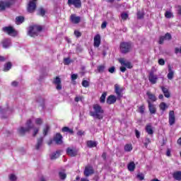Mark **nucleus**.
<instances>
[{"label": "nucleus", "mask_w": 181, "mask_h": 181, "mask_svg": "<svg viewBox=\"0 0 181 181\" xmlns=\"http://www.w3.org/2000/svg\"><path fill=\"white\" fill-rule=\"evenodd\" d=\"M93 112H90V117L96 118V119H103L104 118V109L99 104L93 105Z\"/></svg>", "instance_id": "1"}, {"label": "nucleus", "mask_w": 181, "mask_h": 181, "mask_svg": "<svg viewBox=\"0 0 181 181\" xmlns=\"http://www.w3.org/2000/svg\"><path fill=\"white\" fill-rule=\"evenodd\" d=\"M119 50L122 54H127L132 50V42H122L119 45Z\"/></svg>", "instance_id": "2"}, {"label": "nucleus", "mask_w": 181, "mask_h": 181, "mask_svg": "<svg viewBox=\"0 0 181 181\" xmlns=\"http://www.w3.org/2000/svg\"><path fill=\"white\" fill-rule=\"evenodd\" d=\"M25 127H19L17 131L19 135H21V136H23L26 134V132H29L33 128V126L32 125V120L28 119L25 123Z\"/></svg>", "instance_id": "3"}, {"label": "nucleus", "mask_w": 181, "mask_h": 181, "mask_svg": "<svg viewBox=\"0 0 181 181\" xmlns=\"http://www.w3.org/2000/svg\"><path fill=\"white\" fill-rule=\"evenodd\" d=\"M42 26L40 25H33L30 27L28 30V35L31 37H36L37 36L39 32H42Z\"/></svg>", "instance_id": "4"}, {"label": "nucleus", "mask_w": 181, "mask_h": 181, "mask_svg": "<svg viewBox=\"0 0 181 181\" xmlns=\"http://www.w3.org/2000/svg\"><path fill=\"white\" fill-rule=\"evenodd\" d=\"M124 87L119 86L118 83H116L115 85V93L117 95V100H121L122 98V96L124 95Z\"/></svg>", "instance_id": "5"}, {"label": "nucleus", "mask_w": 181, "mask_h": 181, "mask_svg": "<svg viewBox=\"0 0 181 181\" xmlns=\"http://www.w3.org/2000/svg\"><path fill=\"white\" fill-rule=\"evenodd\" d=\"M15 0H6L0 1V11H5L6 8H9L11 5H13Z\"/></svg>", "instance_id": "6"}, {"label": "nucleus", "mask_w": 181, "mask_h": 181, "mask_svg": "<svg viewBox=\"0 0 181 181\" xmlns=\"http://www.w3.org/2000/svg\"><path fill=\"white\" fill-rule=\"evenodd\" d=\"M148 81L151 84H156V83H158V75L155 74V72H153V71L149 72Z\"/></svg>", "instance_id": "7"}, {"label": "nucleus", "mask_w": 181, "mask_h": 181, "mask_svg": "<svg viewBox=\"0 0 181 181\" xmlns=\"http://www.w3.org/2000/svg\"><path fill=\"white\" fill-rule=\"evenodd\" d=\"M84 176L86 177H88V176H91V175H94V168L91 165H87L85 167V170L83 171Z\"/></svg>", "instance_id": "8"}, {"label": "nucleus", "mask_w": 181, "mask_h": 181, "mask_svg": "<svg viewBox=\"0 0 181 181\" xmlns=\"http://www.w3.org/2000/svg\"><path fill=\"white\" fill-rule=\"evenodd\" d=\"M168 122L169 125H175V123L176 122V117H175V111L170 110L168 114Z\"/></svg>", "instance_id": "9"}, {"label": "nucleus", "mask_w": 181, "mask_h": 181, "mask_svg": "<svg viewBox=\"0 0 181 181\" xmlns=\"http://www.w3.org/2000/svg\"><path fill=\"white\" fill-rule=\"evenodd\" d=\"M70 21L74 25H78L81 22V17L77 16L76 14H71L70 16Z\"/></svg>", "instance_id": "10"}, {"label": "nucleus", "mask_w": 181, "mask_h": 181, "mask_svg": "<svg viewBox=\"0 0 181 181\" xmlns=\"http://www.w3.org/2000/svg\"><path fill=\"white\" fill-rule=\"evenodd\" d=\"M3 30L10 36H16V31H15L13 27H4L3 28Z\"/></svg>", "instance_id": "11"}, {"label": "nucleus", "mask_w": 181, "mask_h": 181, "mask_svg": "<svg viewBox=\"0 0 181 181\" xmlns=\"http://www.w3.org/2000/svg\"><path fill=\"white\" fill-rule=\"evenodd\" d=\"M53 84H54L56 89L58 91H60V90H62V79L59 76H56V78L54 79Z\"/></svg>", "instance_id": "12"}, {"label": "nucleus", "mask_w": 181, "mask_h": 181, "mask_svg": "<svg viewBox=\"0 0 181 181\" xmlns=\"http://www.w3.org/2000/svg\"><path fill=\"white\" fill-rule=\"evenodd\" d=\"M165 40H172V35H170L169 33H167L164 36L160 37L158 41L159 45H163Z\"/></svg>", "instance_id": "13"}, {"label": "nucleus", "mask_w": 181, "mask_h": 181, "mask_svg": "<svg viewBox=\"0 0 181 181\" xmlns=\"http://www.w3.org/2000/svg\"><path fill=\"white\" fill-rule=\"evenodd\" d=\"M69 5H73L76 9L81 8V0H69Z\"/></svg>", "instance_id": "14"}, {"label": "nucleus", "mask_w": 181, "mask_h": 181, "mask_svg": "<svg viewBox=\"0 0 181 181\" xmlns=\"http://www.w3.org/2000/svg\"><path fill=\"white\" fill-rule=\"evenodd\" d=\"M36 10V3L34 1H29L28 6H27V11L29 12V13H33Z\"/></svg>", "instance_id": "15"}, {"label": "nucleus", "mask_w": 181, "mask_h": 181, "mask_svg": "<svg viewBox=\"0 0 181 181\" xmlns=\"http://www.w3.org/2000/svg\"><path fill=\"white\" fill-rule=\"evenodd\" d=\"M93 41V46L95 47H100V45H101V35H100V34L96 35L94 37Z\"/></svg>", "instance_id": "16"}, {"label": "nucleus", "mask_w": 181, "mask_h": 181, "mask_svg": "<svg viewBox=\"0 0 181 181\" xmlns=\"http://www.w3.org/2000/svg\"><path fill=\"white\" fill-rule=\"evenodd\" d=\"M146 103L148 105V111L150 112V114H156V107H155V105L152 104L149 100H147Z\"/></svg>", "instance_id": "17"}, {"label": "nucleus", "mask_w": 181, "mask_h": 181, "mask_svg": "<svg viewBox=\"0 0 181 181\" xmlns=\"http://www.w3.org/2000/svg\"><path fill=\"white\" fill-rule=\"evenodd\" d=\"M54 141L57 145H62V144H63V136L60 133H57L54 137Z\"/></svg>", "instance_id": "18"}, {"label": "nucleus", "mask_w": 181, "mask_h": 181, "mask_svg": "<svg viewBox=\"0 0 181 181\" xmlns=\"http://www.w3.org/2000/svg\"><path fill=\"white\" fill-rule=\"evenodd\" d=\"M117 97H115V95H110L107 97L106 103L107 104H108L109 105H111L112 104H115V103H117Z\"/></svg>", "instance_id": "19"}, {"label": "nucleus", "mask_w": 181, "mask_h": 181, "mask_svg": "<svg viewBox=\"0 0 181 181\" xmlns=\"http://www.w3.org/2000/svg\"><path fill=\"white\" fill-rule=\"evenodd\" d=\"M119 63L122 64V66H125L127 69H132V64L130 62H125L124 59H119Z\"/></svg>", "instance_id": "20"}, {"label": "nucleus", "mask_w": 181, "mask_h": 181, "mask_svg": "<svg viewBox=\"0 0 181 181\" xmlns=\"http://www.w3.org/2000/svg\"><path fill=\"white\" fill-rule=\"evenodd\" d=\"M160 89L165 98H170V92H169V89L165 86H160Z\"/></svg>", "instance_id": "21"}, {"label": "nucleus", "mask_w": 181, "mask_h": 181, "mask_svg": "<svg viewBox=\"0 0 181 181\" xmlns=\"http://www.w3.org/2000/svg\"><path fill=\"white\" fill-rule=\"evenodd\" d=\"M1 43L4 49H8V47H11V45H12L11 42V39H8V38L3 40Z\"/></svg>", "instance_id": "22"}, {"label": "nucleus", "mask_w": 181, "mask_h": 181, "mask_svg": "<svg viewBox=\"0 0 181 181\" xmlns=\"http://www.w3.org/2000/svg\"><path fill=\"white\" fill-rule=\"evenodd\" d=\"M146 95L148 97V100L151 101V103H155L158 98H156V95L155 94L151 93V91L146 92Z\"/></svg>", "instance_id": "23"}, {"label": "nucleus", "mask_w": 181, "mask_h": 181, "mask_svg": "<svg viewBox=\"0 0 181 181\" xmlns=\"http://www.w3.org/2000/svg\"><path fill=\"white\" fill-rule=\"evenodd\" d=\"M173 177L174 180L181 181V171L180 170L175 171L173 173Z\"/></svg>", "instance_id": "24"}, {"label": "nucleus", "mask_w": 181, "mask_h": 181, "mask_svg": "<svg viewBox=\"0 0 181 181\" xmlns=\"http://www.w3.org/2000/svg\"><path fill=\"white\" fill-rule=\"evenodd\" d=\"M77 153H78V150L77 148H69V156L74 158L77 156Z\"/></svg>", "instance_id": "25"}, {"label": "nucleus", "mask_w": 181, "mask_h": 181, "mask_svg": "<svg viewBox=\"0 0 181 181\" xmlns=\"http://www.w3.org/2000/svg\"><path fill=\"white\" fill-rule=\"evenodd\" d=\"M174 76H175V72L173 71V70H172V66H168V74L167 75L168 80H173Z\"/></svg>", "instance_id": "26"}, {"label": "nucleus", "mask_w": 181, "mask_h": 181, "mask_svg": "<svg viewBox=\"0 0 181 181\" xmlns=\"http://www.w3.org/2000/svg\"><path fill=\"white\" fill-rule=\"evenodd\" d=\"M60 156V151H57L56 152L52 153L50 156V160H54L55 159H57Z\"/></svg>", "instance_id": "27"}, {"label": "nucleus", "mask_w": 181, "mask_h": 181, "mask_svg": "<svg viewBox=\"0 0 181 181\" xmlns=\"http://www.w3.org/2000/svg\"><path fill=\"white\" fill-rule=\"evenodd\" d=\"M42 145H43V137H40V138L37 139V144L35 145V149H37V151H39V149H40V146H42Z\"/></svg>", "instance_id": "28"}, {"label": "nucleus", "mask_w": 181, "mask_h": 181, "mask_svg": "<svg viewBox=\"0 0 181 181\" xmlns=\"http://www.w3.org/2000/svg\"><path fill=\"white\" fill-rule=\"evenodd\" d=\"M88 148H95L97 147V141L89 140L86 142Z\"/></svg>", "instance_id": "29"}, {"label": "nucleus", "mask_w": 181, "mask_h": 181, "mask_svg": "<svg viewBox=\"0 0 181 181\" xmlns=\"http://www.w3.org/2000/svg\"><path fill=\"white\" fill-rule=\"evenodd\" d=\"M159 108L163 112H165L169 108V106L165 102H162L159 105Z\"/></svg>", "instance_id": "30"}, {"label": "nucleus", "mask_w": 181, "mask_h": 181, "mask_svg": "<svg viewBox=\"0 0 181 181\" xmlns=\"http://www.w3.org/2000/svg\"><path fill=\"white\" fill-rule=\"evenodd\" d=\"M25 22V17L22 16H17L16 18V25H21V23H23Z\"/></svg>", "instance_id": "31"}, {"label": "nucleus", "mask_w": 181, "mask_h": 181, "mask_svg": "<svg viewBox=\"0 0 181 181\" xmlns=\"http://www.w3.org/2000/svg\"><path fill=\"white\" fill-rule=\"evenodd\" d=\"M146 132L148 135H152L153 134V129L151 124H147L146 126Z\"/></svg>", "instance_id": "32"}, {"label": "nucleus", "mask_w": 181, "mask_h": 181, "mask_svg": "<svg viewBox=\"0 0 181 181\" xmlns=\"http://www.w3.org/2000/svg\"><path fill=\"white\" fill-rule=\"evenodd\" d=\"M127 169L130 172H134V170H135V163H134V161L130 162L127 165Z\"/></svg>", "instance_id": "33"}, {"label": "nucleus", "mask_w": 181, "mask_h": 181, "mask_svg": "<svg viewBox=\"0 0 181 181\" xmlns=\"http://www.w3.org/2000/svg\"><path fill=\"white\" fill-rule=\"evenodd\" d=\"M124 152H131V151H132L133 147H132V144H127L124 145Z\"/></svg>", "instance_id": "34"}, {"label": "nucleus", "mask_w": 181, "mask_h": 181, "mask_svg": "<svg viewBox=\"0 0 181 181\" xmlns=\"http://www.w3.org/2000/svg\"><path fill=\"white\" fill-rule=\"evenodd\" d=\"M107 98V92H103L100 98V103L104 104L105 103V98Z\"/></svg>", "instance_id": "35"}, {"label": "nucleus", "mask_w": 181, "mask_h": 181, "mask_svg": "<svg viewBox=\"0 0 181 181\" xmlns=\"http://www.w3.org/2000/svg\"><path fill=\"white\" fill-rule=\"evenodd\" d=\"M12 69V63L8 62L4 64V71H9Z\"/></svg>", "instance_id": "36"}, {"label": "nucleus", "mask_w": 181, "mask_h": 181, "mask_svg": "<svg viewBox=\"0 0 181 181\" xmlns=\"http://www.w3.org/2000/svg\"><path fill=\"white\" fill-rule=\"evenodd\" d=\"M136 15H137V19H144L145 16V13H144V11H138L136 13Z\"/></svg>", "instance_id": "37"}, {"label": "nucleus", "mask_w": 181, "mask_h": 181, "mask_svg": "<svg viewBox=\"0 0 181 181\" xmlns=\"http://www.w3.org/2000/svg\"><path fill=\"white\" fill-rule=\"evenodd\" d=\"M74 101L75 103H78V101H81V103H84V96L83 95L76 96L74 98Z\"/></svg>", "instance_id": "38"}, {"label": "nucleus", "mask_w": 181, "mask_h": 181, "mask_svg": "<svg viewBox=\"0 0 181 181\" xmlns=\"http://www.w3.org/2000/svg\"><path fill=\"white\" fill-rule=\"evenodd\" d=\"M59 177L61 180H64V179L67 177V175L66 174V173L61 171L59 173Z\"/></svg>", "instance_id": "39"}, {"label": "nucleus", "mask_w": 181, "mask_h": 181, "mask_svg": "<svg viewBox=\"0 0 181 181\" xmlns=\"http://www.w3.org/2000/svg\"><path fill=\"white\" fill-rule=\"evenodd\" d=\"M32 126H33L32 129H33V136H35L36 135H37L40 128V127H33V124H32Z\"/></svg>", "instance_id": "40"}, {"label": "nucleus", "mask_w": 181, "mask_h": 181, "mask_svg": "<svg viewBox=\"0 0 181 181\" xmlns=\"http://www.w3.org/2000/svg\"><path fill=\"white\" fill-rule=\"evenodd\" d=\"M97 70L98 73H104V70H105V65H100L98 66Z\"/></svg>", "instance_id": "41"}, {"label": "nucleus", "mask_w": 181, "mask_h": 181, "mask_svg": "<svg viewBox=\"0 0 181 181\" xmlns=\"http://www.w3.org/2000/svg\"><path fill=\"white\" fill-rule=\"evenodd\" d=\"M46 13V11L45 10V8H43V7H40L38 9V15H40V16H43L44 15H45Z\"/></svg>", "instance_id": "42"}, {"label": "nucleus", "mask_w": 181, "mask_h": 181, "mask_svg": "<svg viewBox=\"0 0 181 181\" xmlns=\"http://www.w3.org/2000/svg\"><path fill=\"white\" fill-rule=\"evenodd\" d=\"M121 18L122 21H127V19L129 18V16L128 15L127 13H122Z\"/></svg>", "instance_id": "43"}, {"label": "nucleus", "mask_w": 181, "mask_h": 181, "mask_svg": "<svg viewBox=\"0 0 181 181\" xmlns=\"http://www.w3.org/2000/svg\"><path fill=\"white\" fill-rule=\"evenodd\" d=\"M139 112L140 114H144L145 113V105H141L139 107Z\"/></svg>", "instance_id": "44"}, {"label": "nucleus", "mask_w": 181, "mask_h": 181, "mask_svg": "<svg viewBox=\"0 0 181 181\" xmlns=\"http://www.w3.org/2000/svg\"><path fill=\"white\" fill-rule=\"evenodd\" d=\"M137 179H139V180L142 181L144 180V179H145V175H144V173H138L136 175Z\"/></svg>", "instance_id": "45"}, {"label": "nucleus", "mask_w": 181, "mask_h": 181, "mask_svg": "<svg viewBox=\"0 0 181 181\" xmlns=\"http://www.w3.org/2000/svg\"><path fill=\"white\" fill-rule=\"evenodd\" d=\"M49 130H50V127H49V125H46L45 128L43 129L44 136H46V135H47V132H49Z\"/></svg>", "instance_id": "46"}, {"label": "nucleus", "mask_w": 181, "mask_h": 181, "mask_svg": "<svg viewBox=\"0 0 181 181\" xmlns=\"http://www.w3.org/2000/svg\"><path fill=\"white\" fill-rule=\"evenodd\" d=\"M9 180L11 181H16L18 177H16V175H15V174H10L8 176Z\"/></svg>", "instance_id": "47"}, {"label": "nucleus", "mask_w": 181, "mask_h": 181, "mask_svg": "<svg viewBox=\"0 0 181 181\" xmlns=\"http://www.w3.org/2000/svg\"><path fill=\"white\" fill-rule=\"evenodd\" d=\"M82 86L83 87H85V88H87V87H90V82L87 80H83L82 81Z\"/></svg>", "instance_id": "48"}, {"label": "nucleus", "mask_w": 181, "mask_h": 181, "mask_svg": "<svg viewBox=\"0 0 181 181\" xmlns=\"http://www.w3.org/2000/svg\"><path fill=\"white\" fill-rule=\"evenodd\" d=\"M74 35L76 36V37H81V32H80L78 30H75L74 32Z\"/></svg>", "instance_id": "49"}, {"label": "nucleus", "mask_w": 181, "mask_h": 181, "mask_svg": "<svg viewBox=\"0 0 181 181\" xmlns=\"http://www.w3.org/2000/svg\"><path fill=\"white\" fill-rule=\"evenodd\" d=\"M165 17L167 18V19H170V18H172V12H170V11H165Z\"/></svg>", "instance_id": "50"}, {"label": "nucleus", "mask_w": 181, "mask_h": 181, "mask_svg": "<svg viewBox=\"0 0 181 181\" xmlns=\"http://www.w3.org/2000/svg\"><path fill=\"white\" fill-rule=\"evenodd\" d=\"M149 144H151V139H149L148 137L146 138L145 139V143H144V146L145 148H148V145H149Z\"/></svg>", "instance_id": "51"}, {"label": "nucleus", "mask_w": 181, "mask_h": 181, "mask_svg": "<svg viewBox=\"0 0 181 181\" xmlns=\"http://www.w3.org/2000/svg\"><path fill=\"white\" fill-rule=\"evenodd\" d=\"M77 77H78V76L76 74H73L71 76V81H74V83H76V81H74L75 80H77Z\"/></svg>", "instance_id": "52"}, {"label": "nucleus", "mask_w": 181, "mask_h": 181, "mask_svg": "<svg viewBox=\"0 0 181 181\" xmlns=\"http://www.w3.org/2000/svg\"><path fill=\"white\" fill-rule=\"evenodd\" d=\"M35 124H37V125H42L43 120L41 118H37L35 119Z\"/></svg>", "instance_id": "53"}, {"label": "nucleus", "mask_w": 181, "mask_h": 181, "mask_svg": "<svg viewBox=\"0 0 181 181\" xmlns=\"http://www.w3.org/2000/svg\"><path fill=\"white\" fill-rule=\"evenodd\" d=\"M109 73H111V74L115 73V66H112L108 69Z\"/></svg>", "instance_id": "54"}, {"label": "nucleus", "mask_w": 181, "mask_h": 181, "mask_svg": "<svg viewBox=\"0 0 181 181\" xmlns=\"http://www.w3.org/2000/svg\"><path fill=\"white\" fill-rule=\"evenodd\" d=\"M158 64L160 66H165V59H158Z\"/></svg>", "instance_id": "55"}, {"label": "nucleus", "mask_w": 181, "mask_h": 181, "mask_svg": "<svg viewBox=\"0 0 181 181\" xmlns=\"http://www.w3.org/2000/svg\"><path fill=\"white\" fill-rule=\"evenodd\" d=\"M135 134H136V137L137 139L141 138V133L139 132V131H138V129H135Z\"/></svg>", "instance_id": "56"}, {"label": "nucleus", "mask_w": 181, "mask_h": 181, "mask_svg": "<svg viewBox=\"0 0 181 181\" xmlns=\"http://www.w3.org/2000/svg\"><path fill=\"white\" fill-rule=\"evenodd\" d=\"M40 105V107H42V110H43V108H45V100L44 99H41Z\"/></svg>", "instance_id": "57"}, {"label": "nucleus", "mask_w": 181, "mask_h": 181, "mask_svg": "<svg viewBox=\"0 0 181 181\" xmlns=\"http://www.w3.org/2000/svg\"><path fill=\"white\" fill-rule=\"evenodd\" d=\"M102 158H103V160H107V153L103 152L102 154Z\"/></svg>", "instance_id": "58"}, {"label": "nucleus", "mask_w": 181, "mask_h": 181, "mask_svg": "<svg viewBox=\"0 0 181 181\" xmlns=\"http://www.w3.org/2000/svg\"><path fill=\"white\" fill-rule=\"evenodd\" d=\"M77 135L78 136H83V135H84V132L81 131V130H79L78 132H77Z\"/></svg>", "instance_id": "59"}, {"label": "nucleus", "mask_w": 181, "mask_h": 181, "mask_svg": "<svg viewBox=\"0 0 181 181\" xmlns=\"http://www.w3.org/2000/svg\"><path fill=\"white\" fill-rule=\"evenodd\" d=\"M18 84H19V83H18V81H14L11 83V86H13V87H16L18 86Z\"/></svg>", "instance_id": "60"}, {"label": "nucleus", "mask_w": 181, "mask_h": 181, "mask_svg": "<svg viewBox=\"0 0 181 181\" xmlns=\"http://www.w3.org/2000/svg\"><path fill=\"white\" fill-rule=\"evenodd\" d=\"M102 29H105L107 28V22H103L101 25Z\"/></svg>", "instance_id": "61"}, {"label": "nucleus", "mask_w": 181, "mask_h": 181, "mask_svg": "<svg viewBox=\"0 0 181 181\" xmlns=\"http://www.w3.org/2000/svg\"><path fill=\"white\" fill-rule=\"evenodd\" d=\"M120 71H122V73H125V71H127V68L125 66H121Z\"/></svg>", "instance_id": "62"}, {"label": "nucleus", "mask_w": 181, "mask_h": 181, "mask_svg": "<svg viewBox=\"0 0 181 181\" xmlns=\"http://www.w3.org/2000/svg\"><path fill=\"white\" fill-rule=\"evenodd\" d=\"M62 131V132H69V127H63Z\"/></svg>", "instance_id": "63"}, {"label": "nucleus", "mask_w": 181, "mask_h": 181, "mask_svg": "<svg viewBox=\"0 0 181 181\" xmlns=\"http://www.w3.org/2000/svg\"><path fill=\"white\" fill-rule=\"evenodd\" d=\"M64 64H66V66L69 65V58H65L64 59Z\"/></svg>", "instance_id": "64"}]
</instances>
